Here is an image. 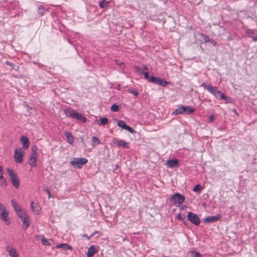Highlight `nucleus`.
<instances>
[{
  "label": "nucleus",
  "instance_id": "nucleus-41",
  "mask_svg": "<svg viewBox=\"0 0 257 257\" xmlns=\"http://www.w3.org/2000/svg\"><path fill=\"white\" fill-rule=\"evenodd\" d=\"M143 74H144V78L146 79H148L149 81V79H150L151 77H150V76H149V73L148 72H145L144 73H143Z\"/></svg>",
  "mask_w": 257,
  "mask_h": 257
},
{
  "label": "nucleus",
  "instance_id": "nucleus-43",
  "mask_svg": "<svg viewBox=\"0 0 257 257\" xmlns=\"http://www.w3.org/2000/svg\"><path fill=\"white\" fill-rule=\"evenodd\" d=\"M214 119V116L213 114L209 115V120L210 122H212Z\"/></svg>",
  "mask_w": 257,
  "mask_h": 257
},
{
  "label": "nucleus",
  "instance_id": "nucleus-9",
  "mask_svg": "<svg viewBox=\"0 0 257 257\" xmlns=\"http://www.w3.org/2000/svg\"><path fill=\"white\" fill-rule=\"evenodd\" d=\"M149 82L163 86H165L167 84L169 83L167 81L164 80L163 78L154 76L151 77L150 79H149Z\"/></svg>",
  "mask_w": 257,
  "mask_h": 257
},
{
  "label": "nucleus",
  "instance_id": "nucleus-37",
  "mask_svg": "<svg viewBox=\"0 0 257 257\" xmlns=\"http://www.w3.org/2000/svg\"><path fill=\"white\" fill-rule=\"evenodd\" d=\"M128 92L133 94L135 96H137L138 95V92L131 88H130L127 90Z\"/></svg>",
  "mask_w": 257,
  "mask_h": 257
},
{
  "label": "nucleus",
  "instance_id": "nucleus-8",
  "mask_svg": "<svg viewBox=\"0 0 257 257\" xmlns=\"http://www.w3.org/2000/svg\"><path fill=\"white\" fill-rule=\"evenodd\" d=\"M187 218L190 222L195 225H198L200 223V220L199 216L192 212H189L188 213Z\"/></svg>",
  "mask_w": 257,
  "mask_h": 257
},
{
  "label": "nucleus",
  "instance_id": "nucleus-22",
  "mask_svg": "<svg viewBox=\"0 0 257 257\" xmlns=\"http://www.w3.org/2000/svg\"><path fill=\"white\" fill-rule=\"evenodd\" d=\"M135 69L140 74H143L148 70V67L145 65L142 66H135Z\"/></svg>",
  "mask_w": 257,
  "mask_h": 257
},
{
  "label": "nucleus",
  "instance_id": "nucleus-23",
  "mask_svg": "<svg viewBox=\"0 0 257 257\" xmlns=\"http://www.w3.org/2000/svg\"><path fill=\"white\" fill-rule=\"evenodd\" d=\"M246 34L248 37L252 38L254 41H255V40L257 38V35H254V31L252 30H246Z\"/></svg>",
  "mask_w": 257,
  "mask_h": 257
},
{
  "label": "nucleus",
  "instance_id": "nucleus-15",
  "mask_svg": "<svg viewBox=\"0 0 257 257\" xmlns=\"http://www.w3.org/2000/svg\"><path fill=\"white\" fill-rule=\"evenodd\" d=\"M179 161L178 159H170L167 161L166 164L170 168H173L178 166Z\"/></svg>",
  "mask_w": 257,
  "mask_h": 257
},
{
  "label": "nucleus",
  "instance_id": "nucleus-3",
  "mask_svg": "<svg viewBox=\"0 0 257 257\" xmlns=\"http://www.w3.org/2000/svg\"><path fill=\"white\" fill-rule=\"evenodd\" d=\"M7 172L10 176V179L13 186L18 189L20 186V180L14 171L10 168L7 169Z\"/></svg>",
  "mask_w": 257,
  "mask_h": 257
},
{
  "label": "nucleus",
  "instance_id": "nucleus-40",
  "mask_svg": "<svg viewBox=\"0 0 257 257\" xmlns=\"http://www.w3.org/2000/svg\"><path fill=\"white\" fill-rule=\"evenodd\" d=\"M125 130H127L128 132L132 134L135 132V130L133 128H132L131 127L127 125L126 126V127H125Z\"/></svg>",
  "mask_w": 257,
  "mask_h": 257
},
{
  "label": "nucleus",
  "instance_id": "nucleus-18",
  "mask_svg": "<svg viewBox=\"0 0 257 257\" xmlns=\"http://www.w3.org/2000/svg\"><path fill=\"white\" fill-rule=\"evenodd\" d=\"M64 135L66 137L67 141L70 144L74 143V139L71 134L69 132L65 131L64 132Z\"/></svg>",
  "mask_w": 257,
  "mask_h": 257
},
{
  "label": "nucleus",
  "instance_id": "nucleus-27",
  "mask_svg": "<svg viewBox=\"0 0 257 257\" xmlns=\"http://www.w3.org/2000/svg\"><path fill=\"white\" fill-rule=\"evenodd\" d=\"M109 2L106 0H103L100 2L99 4V6L100 8L103 9L108 7Z\"/></svg>",
  "mask_w": 257,
  "mask_h": 257
},
{
  "label": "nucleus",
  "instance_id": "nucleus-49",
  "mask_svg": "<svg viewBox=\"0 0 257 257\" xmlns=\"http://www.w3.org/2000/svg\"><path fill=\"white\" fill-rule=\"evenodd\" d=\"M84 236H86V237H87V236L86 235H84Z\"/></svg>",
  "mask_w": 257,
  "mask_h": 257
},
{
  "label": "nucleus",
  "instance_id": "nucleus-33",
  "mask_svg": "<svg viewBox=\"0 0 257 257\" xmlns=\"http://www.w3.org/2000/svg\"><path fill=\"white\" fill-rule=\"evenodd\" d=\"M91 141L93 145L99 144L100 143V140L96 137H93L91 139Z\"/></svg>",
  "mask_w": 257,
  "mask_h": 257
},
{
  "label": "nucleus",
  "instance_id": "nucleus-31",
  "mask_svg": "<svg viewBox=\"0 0 257 257\" xmlns=\"http://www.w3.org/2000/svg\"><path fill=\"white\" fill-rule=\"evenodd\" d=\"M45 11V8L43 6L41 5L38 7V13L40 14L41 16H42L44 15Z\"/></svg>",
  "mask_w": 257,
  "mask_h": 257
},
{
  "label": "nucleus",
  "instance_id": "nucleus-35",
  "mask_svg": "<svg viewBox=\"0 0 257 257\" xmlns=\"http://www.w3.org/2000/svg\"><path fill=\"white\" fill-rule=\"evenodd\" d=\"M41 242H42V244L44 245H47V246L51 245V244L49 242V241L47 239L44 238V237L43 236H42V238L41 239Z\"/></svg>",
  "mask_w": 257,
  "mask_h": 257
},
{
  "label": "nucleus",
  "instance_id": "nucleus-28",
  "mask_svg": "<svg viewBox=\"0 0 257 257\" xmlns=\"http://www.w3.org/2000/svg\"><path fill=\"white\" fill-rule=\"evenodd\" d=\"M11 202H12V205L13 207H14L16 212L21 209L20 206L16 202H15L14 200H12L11 201Z\"/></svg>",
  "mask_w": 257,
  "mask_h": 257
},
{
  "label": "nucleus",
  "instance_id": "nucleus-50",
  "mask_svg": "<svg viewBox=\"0 0 257 257\" xmlns=\"http://www.w3.org/2000/svg\"><path fill=\"white\" fill-rule=\"evenodd\" d=\"M88 239L90 238V237H87Z\"/></svg>",
  "mask_w": 257,
  "mask_h": 257
},
{
  "label": "nucleus",
  "instance_id": "nucleus-11",
  "mask_svg": "<svg viewBox=\"0 0 257 257\" xmlns=\"http://www.w3.org/2000/svg\"><path fill=\"white\" fill-rule=\"evenodd\" d=\"M6 250L11 257H19V253L16 248L12 246L8 245L6 248Z\"/></svg>",
  "mask_w": 257,
  "mask_h": 257
},
{
  "label": "nucleus",
  "instance_id": "nucleus-10",
  "mask_svg": "<svg viewBox=\"0 0 257 257\" xmlns=\"http://www.w3.org/2000/svg\"><path fill=\"white\" fill-rule=\"evenodd\" d=\"M24 152L22 148L16 149L15 151L14 160L18 163H21L23 160Z\"/></svg>",
  "mask_w": 257,
  "mask_h": 257
},
{
  "label": "nucleus",
  "instance_id": "nucleus-1",
  "mask_svg": "<svg viewBox=\"0 0 257 257\" xmlns=\"http://www.w3.org/2000/svg\"><path fill=\"white\" fill-rule=\"evenodd\" d=\"M201 86L203 87L204 89H206L214 97L218 98L220 100H223L226 101V102H228L230 99L229 97L226 96L221 91L217 90L216 87L213 86L210 84L204 82L201 84Z\"/></svg>",
  "mask_w": 257,
  "mask_h": 257
},
{
  "label": "nucleus",
  "instance_id": "nucleus-13",
  "mask_svg": "<svg viewBox=\"0 0 257 257\" xmlns=\"http://www.w3.org/2000/svg\"><path fill=\"white\" fill-rule=\"evenodd\" d=\"M4 171L2 166H0V185L2 187H6L7 185L6 180L4 177Z\"/></svg>",
  "mask_w": 257,
  "mask_h": 257
},
{
  "label": "nucleus",
  "instance_id": "nucleus-45",
  "mask_svg": "<svg viewBox=\"0 0 257 257\" xmlns=\"http://www.w3.org/2000/svg\"><path fill=\"white\" fill-rule=\"evenodd\" d=\"M6 64L11 66L13 65V64L11 62L8 61L6 62Z\"/></svg>",
  "mask_w": 257,
  "mask_h": 257
},
{
  "label": "nucleus",
  "instance_id": "nucleus-42",
  "mask_svg": "<svg viewBox=\"0 0 257 257\" xmlns=\"http://www.w3.org/2000/svg\"><path fill=\"white\" fill-rule=\"evenodd\" d=\"M44 190H45L47 192V194L48 195V198H50L51 195L49 189L48 188H47L46 189H44Z\"/></svg>",
  "mask_w": 257,
  "mask_h": 257
},
{
  "label": "nucleus",
  "instance_id": "nucleus-16",
  "mask_svg": "<svg viewBox=\"0 0 257 257\" xmlns=\"http://www.w3.org/2000/svg\"><path fill=\"white\" fill-rule=\"evenodd\" d=\"M20 141L22 144H23L24 149H27L29 147L30 141L27 137L22 136L21 138Z\"/></svg>",
  "mask_w": 257,
  "mask_h": 257
},
{
  "label": "nucleus",
  "instance_id": "nucleus-51",
  "mask_svg": "<svg viewBox=\"0 0 257 257\" xmlns=\"http://www.w3.org/2000/svg\"><path fill=\"white\" fill-rule=\"evenodd\" d=\"M255 41H257V38L256 39Z\"/></svg>",
  "mask_w": 257,
  "mask_h": 257
},
{
  "label": "nucleus",
  "instance_id": "nucleus-21",
  "mask_svg": "<svg viewBox=\"0 0 257 257\" xmlns=\"http://www.w3.org/2000/svg\"><path fill=\"white\" fill-rule=\"evenodd\" d=\"M185 105H182L177 109H176L174 111L172 112V114H182L185 112Z\"/></svg>",
  "mask_w": 257,
  "mask_h": 257
},
{
  "label": "nucleus",
  "instance_id": "nucleus-32",
  "mask_svg": "<svg viewBox=\"0 0 257 257\" xmlns=\"http://www.w3.org/2000/svg\"><path fill=\"white\" fill-rule=\"evenodd\" d=\"M202 189V187L201 185L200 184H197L194 187L193 190L194 192L200 193Z\"/></svg>",
  "mask_w": 257,
  "mask_h": 257
},
{
  "label": "nucleus",
  "instance_id": "nucleus-19",
  "mask_svg": "<svg viewBox=\"0 0 257 257\" xmlns=\"http://www.w3.org/2000/svg\"><path fill=\"white\" fill-rule=\"evenodd\" d=\"M31 206L33 211L36 213L38 214L40 210V206L38 203L32 202Z\"/></svg>",
  "mask_w": 257,
  "mask_h": 257
},
{
  "label": "nucleus",
  "instance_id": "nucleus-39",
  "mask_svg": "<svg viewBox=\"0 0 257 257\" xmlns=\"http://www.w3.org/2000/svg\"><path fill=\"white\" fill-rule=\"evenodd\" d=\"M201 36L204 43L209 42L210 41V39L208 36L202 34Z\"/></svg>",
  "mask_w": 257,
  "mask_h": 257
},
{
  "label": "nucleus",
  "instance_id": "nucleus-38",
  "mask_svg": "<svg viewBox=\"0 0 257 257\" xmlns=\"http://www.w3.org/2000/svg\"><path fill=\"white\" fill-rule=\"evenodd\" d=\"M110 110L112 111L116 112L118 110V106L116 104H113L110 107Z\"/></svg>",
  "mask_w": 257,
  "mask_h": 257
},
{
  "label": "nucleus",
  "instance_id": "nucleus-5",
  "mask_svg": "<svg viewBox=\"0 0 257 257\" xmlns=\"http://www.w3.org/2000/svg\"><path fill=\"white\" fill-rule=\"evenodd\" d=\"M185 197L182 194L175 193L170 198L171 202L174 204H182L185 201Z\"/></svg>",
  "mask_w": 257,
  "mask_h": 257
},
{
  "label": "nucleus",
  "instance_id": "nucleus-44",
  "mask_svg": "<svg viewBox=\"0 0 257 257\" xmlns=\"http://www.w3.org/2000/svg\"><path fill=\"white\" fill-rule=\"evenodd\" d=\"M209 42H210L212 44H213L214 45H216V42L212 39L210 40Z\"/></svg>",
  "mask_w": 257,
  "mask_h": 257
},
{
  "label": "nucleus",
  "instance_id": "nucleus-29",
  "mask_svg": "<svg viewBox=\"0 0 257 257\" xmlns=\"http://www.w3.org/2000/svg\"><path fill=\"white\" fill-rule=\"evenodd\" d=\"M185 112L187 114H191L194 111V109L189 106H185Z\"/></svg>",
  "mask_w": 257,
  "mask_h": 257
},
{
  "label": "nucleus",
  "instance_id": "nucleus-2",
  "mask_svg": "<svg viewBox=\"0 0 257 257\" xmlns=\"http://www.w3.org/2000/svg\"><path fill=\"white\" fill-rule=\"evenodd\" d=\"M64 112L66 115L69 117L75 118L76 119L81 121L83 122H85L87 121V118L82 114L76 112L75 110L71 108L65 109Z\"/></svg>",
  "mask_w": 257,
  "mask_h": 257
},
{
  "label": "nucleus",
  "instance_id": "nucleus-34",
  "mask_svg": "<svg viewBox=\"0 0 257 257\" xmlns=\"http://www.w3.org/2000/svg\"><path fill=\"white\" fill-rule=\"evenodd\" d=\"M190 253L193 257H202L201 254L199 252L192 250L190 251Z\"/></svg>",
  "mask_w": 257,
  "mask_h": 257
},
{
  "label": "nucleus",
  "instance_id": "nucleus-47",
  "mask_svg": "<svg viewBox=\"0 0 257 257\" xmlns=\"http://www.w3.org/2000/svg\"><path fill=\"white\" fill-rule=\"evenodd\" d=\"M93 236V234H92L91 235L90 237H92V236Z\"/></svg>",
  "mask_w": 257,
  "mask_h": 257
},
{
  "label": "nucleus",
  "instance_id": "nucleus-14",
  "mask_svg": "<svg viewBox=\"0 0 257 257\" xmlns=\"http://www.w3.org/2000/svg\"><path fill=\"white\" fill-rule=\"evenodd\" d=\"M114 144H115L117 147L123 148H128V143L123 140H116Z\"/></svg>",
  "mask_w": 257,
  "mask_h": 257
},
{
  "label": "nucleus",
  "instance_id": "nucleus-46",
  "mask_svg": "<svg viewBox=\"0 0 257 257\" xmlns=\"http://www.w3.org/2000/svg\"><path fill=\"white\" fill-rule=\"evenodd\" d=\"M233 111H234V112L236 113V109H234V110H233Z\"/></svg>",
  "mask_w": 257,
  "mask_h": 257
},
{
  "label": "nucleus",
  "instance_id": "nucleus-7",
  "mask_svg": "<svg viewBox=\"0 0 257 257\" xmlns=\"http://www.w3.org/2000/svg\"><path fill=\"white\" fill-rule=\"evenodd\" d=\"M37 152L36 149L32 148V151L30 156L29 164L32 167H36L37 164Z\"/></svg>",
  "mask_w": 257,
  "mask_h": 257
},
{
  "label": "nucleus",
  "instance_id": "nucleus-20",
  "mask_svg": "<svg viewBox=\"0 0 257 257\" xmlns=\"http://www.w3.org/2000/svg\"><path fill=\"white\" fill-rule=\"evenodd\" d=\"M97 252V249L94 245H91L88 249L87 252V257L92 256Z\"/></svg>",
  "mask_w": 257,
  "mask_h": 257
},
{
  "label": "nucleus",
  "instance_id": "nucleus-4",
  "mask_svg": "<svg viewBox=\"0 0 257 257\" xmlns=\"http://www.w3.org/2000/svg\"><path fill=\"white\" fill-rule=\"evenodd\" d=\"M88 160L83 158H74L70 162L71 164L75 168H81L82 166L86 164Z\"/></svg>",
  "mask_w": 257,
  "mask_h": 257
},
{
  "label": "nucleus",
  "instance_id": "nucleus-36",
  "mask_svg": "<svg viewBox=\"0 0 257 257\" xmlns=\"http://www.w3.org/2000/svg\"><path fill=\"white\" fill-rule=\"evenodd\" d=\"M177 219L180 220H186V216L185 215H182L180 213L177 215ZM186 220L184 221V223L185 224H186Z\"/></svg>",
  "mask_w": 257,
  "mask_h": 257
},
{
  "label": "nucleus",
  "instance_id": "nucleus-24",
  "mask_svg": "<svg viewBox=\"0 0 257 257\" xmlns=\"http://www.w3.org/2000/svg\"><path fill=\"white\" fill-rule=\"evenodd\" d=\"M56 247L58 248H61L64 250H72V247L71 246H70L68 244H66V243L59 244L56 246Z\"/></svg>",
  "mask_w": 257,
  "mask_h": 257
},
{
  "label": "nucleus",
  "instance_id": "nucleus-30",
  "mask_svg": "<svg viewBox=\"0 0 257 257\" xmlns=\"http://www.w3.org/2000/svg\"><path fill=\"white\" fill-rule=\"evenodd\" d=\"M117 125L125 130V127H126L127 124L124 121L120 120L117 121Z\"/></svg>",
  "mask_w": 257,
  "mask_h": 257
},
{
  "label": "nucleus",
  "instance_id": "nucleus-17",
  "mask_svg": "<svg viewBox=\"0 0 257 257\" xmlns=\"http://www.w3.org/2000/svg\"><path fill=\"white\" fill-rule=\"evenodd\" d=\"M21 219L23 221V226L24 229H27L31 223L29 215H28Z\"/></svg>",
  "mask_w": 257,
  "mask_h": 257
},
{
  "label": "nucleus",
  "instance_id": "nucleus-25",
  "mask_svg": "<svg viewBox=\"0 0 257 257\" xmlns=\"http://www.w3.org/2000/svg\"><path fill=\"white\" fill-rule=\"evenodd\" d=\"M17 214L19 217L20 219L23 218L24 217H26L28 214H27L22 209L16 211Z\"/></svg>",
  "mask_w": 257,
  "mask_h": 257
},
{
  "label": "nucleus",
  "instance_id": "nucleus-12",
  "mask_svg": "<svg viewBox=\"0 0 257 257\" xmlns=\"http://www.w3.org/2000/svg\"><path fill=\"white\" fill-rule=\"evenodd\" d=\"M221 215L217 214L215 216H208L204 219V221L206 223L215 222L221 218Z\"/></svg>",
  "mask_w": 257,
  "mask_h": 257
},
{
  "label": "nucleus",
  "instance_id": "nucleus-48",
  "mask_svg": "<svg viewBox=\"0 0 257 257\" xmlns=\"http://www.w3.org/2000/svg\"><path fill=\"white\" fill-rule=\"evenodd\" d=\"M84 236H86V237H87V236L86 235H84Z\"/></svg>",
  "mask_w": 257,
  "mask_h": 257
},
{
  "label": "nucleus",
  "instance_id": "nucleus-6",
  "mask_svg": "<svg viewBox=\"0 0 257 257\" xmlns=\"http://www.w3.org/2000/svg\"><path fill=\"white\" fill-rule=\"evenodd\" d=\"M9 212L6 208L0 203V216L1 218L6 222L7 225L10 223V219L8 217Z\"/></svg>",
  "mask_w": 257,
  "mask_h": 257
},
{
  "label": "nucleus",
  "instance_id": "nucleus-26",
  "mask_svg": "<svg viewBox=\"0 0 257 257\" xmlns=\"http://www.w3.org/2000/svg\"><path fill=\"white\" fill-rule=\"evenodd\" d=\"M108 122V119L106 117H101L97 122L98 125H105Z\"/></svg>",
  "mask_w": 257,
  "mask_h": 257
}]
</instances>
